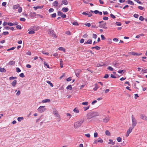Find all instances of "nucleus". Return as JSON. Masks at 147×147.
Returning <instances> with one entry per match:
<instances>
[{
    "instance_id": "obj_7",
    "label": "nucleus",
    "mask_w": 147,
    "mask_h": 147,
    "mask_svg": "<svg viewBox=\"0 0 147 147\" xmlns=\"http://www.w3.org/2000/svg\"><path fill=\"white\" fill-rule=\"evenodd\" d=\"M46 108L45 107V106H41L38 109V112L40 113H42L46 110Z\"/></svg>"
},
{
    "instance_id": "obj_54",
    "label": "nucleus",
    "mask_w": 147,
    "mask_h": 147,
    "mask_svg": "<svg viewBox=\"0 0 147 147\" xmlns=\"http://www.w3.org/2000/svg\"><path fill=\"white\" fill-rule=\"evenodd\" d=\"M147 71V69H143L142 70V71L144 73H146L147 72L146 71Z\"/></svg>"
},
{
    "instance_id": "obj_18",
    "label": "nucleus",
    "mask_w": 147,
    "mask_h": 147,
    "mask_svg": "<svg viewBox=\"0 0 147 147\" xmlns=\"http://www.w3.org/2000/svg\"><path fill=\"white\" fill-rule=\"evenodd\" d=\"M105 65V64L104 63H101L97 64V67H102L103 65Z\"/></svg>"
},
{
    "instance_id": "obj_40",
    "label": "nucleus",
    "mask_w": 147,
    "mask_h": 147,
    "mask_svg": "<svg viewBox=\"0 0 147 147\" xmlns=\"http://www.w3.org/2000/svg\"><path fill=\"white\" fill-rule=\"evenodd\" d=\"M17 78L16 77H9V79L10 80H13L16 79Z\"/></svg>"
},
{
    "instance_id": "obj_3",
    "label": "nucleus",
    "mask_w": 147,
    "mask_h": 147,
    "mask_svg": "<svg viewBox=\"0 0 147 147\" xmlns=\"http://www.w3.org/2000/svg\"><path fill=\"white\" fill-rule=\"evenodd\" d=\"M84 121V119H81L74 123V126L75 129H77L80 127Z\"/></svg>"
},
{
    "instance_id": "obj_44",
    "label": "nucleus",
    "mask_w": 147,
    "mask_h": 147,
    "mask_svg": "<svg viewBox=\"0 0 147 147\" xmlns=\"http://www.w3.org/2000/svg\"><path fill=\"white\" fill-rule=\"evenodd\" d=\"M23 119V117H19L18 118V120L19 121H20Z\"/></svg>"
},
{
    "instance_id": "obj_39",
    "label": "nucleus",
    "mask_w": 147,
    "mask_h": 147,
    "mask_svg": "<svg viewBox=\"0 0 147 147\" xmlns=\"http://www.w3.org/2000/svg\"><path fill=\"white\" fill-rule=\"evenodd\" d=\"M98 142L102 143L103 142V140L100 138H99L98 139Z\"/></svg>"
},
{
    "instance_id": "obj_16",
    "label": "nucleus",
    "mask_w": 147,
    "mask_h": 147,
    "mask_svg": "<svg viewBox=\"0 0 147 147\" xmlns=\"http://www.w3.org/2000/svg\"><path fill=\"white\" fill-rule=\"evenodd\" d=\"M58 2L57 1H55L53 3V5L55 7H57L58 5Z\"/></svg>"
},
{
    "instance_id": "obj_45",
    "label": "nucleus",
    "mask_w": 147,
    "mask_h": 147,
    "mask_svg": "<svg viewBox=\"0 0 147 147\" xmlns=\"http://www.w3.org/2000/svg\"><path fill=\"white\" fill-rule=\"evenodd\" d=\"M85 25L88 27H89L91 26V24L90 23L85 24Z\"/></svg>"
},
{
    "instance_id": "obj_24",
    "label": "nucleus",
    "mask_w": 147,
    "mask_h": 147,
    "mask_svg": "<svg viewBox=\"0 0 147 147\" xmlns=\"http://www.w3.org/2000/svg\"><path fill=\"white\" fill-rule=\"evenodd\" d=\"M127 3L129 4H130L131 5H134V3L132 1L128 0L127 1Z\"/></svg>"
},
{
    "instance_id": "obj_35",
    "label": "nucleus",
    "mask_w": 147,
    "mask_h": 147,
    "mask_svg": "<svg viewBox=\"0 0 147 147\" xmlns=\"http://www.w3.org/2000/svg\"><path fill=\"white\" fill-rule=\"evenodd\" d=\"M72 24L73 25H75V26H78L79 25V24H78V23L76 22H74L72 23Z\"/></svg>"
},
{
    "instance_id": "obj_6",
    "label": "nucleus",
    "mask_w": 147,
    "mask_h": 147,
    "mask_svg": "<svg viewBox=\"0 0 147 147\" xmlns=\"http://www.w3.org/2000/svg\"><path fill=\"white\" fill-rule=\"evenodd\" d=\"M99 23L100 24L99 25V27L100 28H104L105 29H107V28L105 27L106 23L104 21H102L99 22Z\"/></svg>"
},
{
    "instance_id": "obj_12",
    "label": "nucleus",
    "mask_w": 147,
    "mask_h": 147,
    "mask_svg": "<svg viewBox=\"0 0 147 147\" xmlns=\"http://www.w3.org/2000/svg\"><path fill=\"white\" fill-rule=\"evenodd\" d=\"M82 14L85 16L88 15V17H90L92 16L90 12H89L88 13H87L86 12H83L82 13Z\"/></svg>"
},
{
    "instance_id": "obj_10",
    "label": "nucleus",
    "mask_w": 147,
    "mask_h": 147,
    "mask_svg": "<svg viewBox=\"0 0 147 147\" xmlns=\"http://www.w3.org/2000/svg\"><path fill=\"white\" fill-rule=\"evenodd\" d=\"M140 118L145 121L147 120V117L145 115L142 114L140 115Z\"/></svg>"
},
{
    "instance_id": "obj_51",
    "label": "nucleus",
    "mask_w": 147,
    "mask_h": 147,
    "mask_svg": "<svg viewBox=\"0 0 147 147\" xmlns=\"http://www.w3.org/2000/svg\"><path fill=\"white\" fill-rule=\"evenodd\" d=\"M20 76L22 78H24L25 77V76L23 73H21L20 74Z\"/></svg>"
},
{
    "instance_id": "obj_58",
    "label": "nucleus",
    "mask_w": 147,
    "mask_h": 147,
    "mask_svg": "<svg viewBox=\"0 0 147 147\" xmlns=\"http://www.w3.org/2000/svg\"><path fill=\"white\" fill-rule=\"evenodd\" d=\"M56 16V14L55 13H54L53 14L51 15V17L52 18H55Z\"/></svg>"
},
{
    "instance_id": "obj_55",
    "label": "nucleus",
    "mask_w": 147,
    "mask_h": 147,
    "mask_svg": "<svg viewBox=\"0 0 147 147\" xmlns=\"http://www.w3.org/2000/svg\"><path fill=\"white\" fill-rule=\"evenodd\" d=\"M139 19L140 20L143 21L144 20V18H143V17H142V16H140V17L139 18Z\"/></svg>"
},
{
    "instance_id": "obj_9",
    "label": "nucleus",
    "mask_w": 147,
    "mask_h": 147,
    "mask_svg": "<svg viewBox=\"0 0 147 147\" xmlns=\"http://www.w3.org/2000/svg\"><path fill=\"white\" fill-rule=\"evenodd\" d=\"M134 128V127H130L128 130H127V133L126 134V137H128L129 136V134L131 132L133 129Z\"/></svg>"
},
{
    "instance_id": "obj_5",
    "label": "nucleus",
    "mask_w": 147,
    "mask_h": 147,
    "mask_svg": "<svg viewBox=\"0 0 147 147\" xmlns=\"http://www.w3.org/2000/svg\"><path fill=\"white\" fill-rule=\"evenodd\" d=\"M48 32L49 34H50L52 37H55V38H57V36L55 34L53 30L49 29L48 30Z\"/></svg>"
},
{
    "instance_id": "obj_37",
    "label": "nucleus",
    "mask_w": 147,
    "mask_h": 147,
    "mask_svg": "<svg viewBox=\"0 0 147 147\" xmlns=\"http://www.w3.org/2000/svg\"><path fill=\"white\" fill-rule=\"evenodd\" d=\"M138 8L140 10H144V8L141 6H139L138 7Z\"/></svg>"
},
{
    "instance_id": "obj_47",
    "label": "nucleus",
    "mask_w": 147,
    "mask_h": 147,
    "mask_svg": "<svg viewBox=\"0 0 147 147\" xmlns=\"http://www.w3.org/2000/svg\"><path fill=\"white\" fill-rule=\"evenodd\" d=\"M82 105H87L88 104V103L87 102H83L82 103Z\"/></svg>"
},
{
    "instance_id": "obj_36",
    "label": "nucleus",
    "mask_w": 147,
    "mask_h": 147,
    "mask_svg": "<svg viewBox=\"0 0 147 147\" xmlns=\"http://www.w3.org/2000/svg\"><path fill=\"white\" fill-rule=\"evenodd\" d=\"M47 83L50 85V86L53 87V84L50 81H47Z\"/></svg>"
},
{
    "instance_id": "obj_13",
    "label": "nucleus",
    "mask_w": 147,
    "mask_h": 147,
    "mask_svg": "<svg viewBox=\"0 0 147 147\" xmlns=\"http://www.w3.org/2000/svg\"><path fill=\"white\" fill-rule=\"evenodd\" d=\"M81 72V71L80 69H77L76 70L75 73L76 76L78 77Z\"/></svg>"
},
{
    "instance_id": "obj_60",
    "label": "nucleus",
    "mask_w": 147,
    "mask_h": 147,
    "mask_svg": "<svg viewBox=\"0 0 147 147\" xmlns=\"http://www.w3.org/2000/svg\"><path fill=\"white\" fill-rule=\"evenodd\" d=\"M53 56L56 57L57 58H58V54L57 53H55L53 55Z\"/></svg>"
},
{
    "instance_id": "obj_34",
    "label": "nucleus",
    "mask_w": 147,
    "mask_h": 147,
    "mask_svg": "<svg viewBox=\"0 0 147 147\" xmlns=\"http://www.w3.org/2000/svg\"><path fill=\"white\" fill-rule=\"evenodd\" d=\"M34 33H35V32L34 30H32L28 32V34H34Z\"/></svg>"
},
{
    "instance_id": "obj_21",
    "label": "nucleus",
    "mask_w": 147,
    "mask_h": 147,
    "mask_svg": "<svg viewBox=\"0 0 147 147\" xmlns=\"http://www.w3.org/2000/svg\"><path fill=\"white\" fill-rule=\"evenodd\" d=\"M50 101V100L49 99H47L45 100H42V102L46 103L47 102H49Z\"/></svg>"
},
{
    "instance_id": "obj_22",
    "label": "nucleus",
    "mask_w": 147,
    "mask_h": 147,
    "mask_svg": "<svg viewBox=\"0 0 147 147\" xmlns=\"http://www.w3.org/2000/svg\"><path fill=\"white\" fill-rule=\"evenodd\" d=\"M66 89L67 90H71L72 89V87L71 85H69L66 88Z\"/></svg>"
},
{
    "instance_id": "obj_64",
    "label": "nucleus",
    "mask_w": 147,
    "mask_h": 147,
    "mask_svg": "<svg viewBox=\"0 0 147 147\" xmlns=\"http://www.w3.org/2000/svg\"><path fill=\"white\" fill-rule=\"evenodd\" d=\"M93 37L94 38L96 39L97 37V36L96 34H93Z\"/></svg>"
},
{
    "instance_id": "obj_27",
    "label": "nucleus",
    "mask_w": 147,
    "mask_h": 147,
    "mask_svg": "<svg viewBox=\"0 0 147 147\" xmlns=\"http://www.w3.org/2000/svg\"><path fill=\"white\" fill-rule=\"evenodd\" d=\"M73 111L76 113H79V110L78 109H77L76 108H75L73 110Z\"/></svg>"
},
{
    "instance_id": "obj_28",
    "label": "nucleus",
    "mask_w": 147,
    "mask_h": 147,
    "mask_svg": "<svg viewBox=\"0 0 147 147\" xmlns=\"http://www.w3.org/2000/svg\"><path fill=\"white\" fill-rule=\"evenodd\" d=\"M33 30H34V31H37L39 29V28L38 27L36 26L33 27Z\"/></svg>"
},
{
    "instance_id": "obj_57",
    "label": "nucleus",
    "mask_w": 147,
    "mask_h": 147,
    "mask_svg": "<svg viewBox=\"0 0 147 147\" xmlns=\"http://www.w3.org/2000/svg\"><path fill=\"white\" fill-rule=\"evenodd\" d=\"M123 70H119L118 71V72L119 73H120L121 74H123Z\"/></svg>"
},
{
    "instance_id": "obj_48",
    "label": "nucleus",
    "mask_w": 147,
    "mask_h": 147,
    "mask_svg": "<svg viewBox=\"0 0 147 147\" xmlns=\"http://www.w3.org/2000/svg\"><path fill=\"white\" fill-rule=\"evenodd\" d=\"M108 69L111 71H113V68L111 66L109 67H108Z\"/></svg>"
},
{
    "instance_id": "obj_43",
    "label": "nucleus",
    "mask_w": 147,
    "mask_h": 147,
    "mask_svg": "<svg viewBox=\"0 0 147 147\" xmlns=\"http://www.w3.org/2000/svg\"><path fill=\"white\" fill-rule=\"evenodd\" d=\"M63 13L61 12L60 11H59L57 12V15L59 16H61L63 14Z\"/></svg>"
},
{
    "instance_id": "obj_4",
    "label": "nucleus",
    "mask_w": 147,
    "mask_h": 147,
    "mask_svg": "<svg viewBox=\"0 0 147 147\" xmlns=\"http://www.w3.org/2000/svg\"><path fill=\"white\" fill-rule=\"evenodd\" d=\"M131 119L132 121V127L134 128L137 124V122L136 120L134 117L132 115L131 116Z\"/></svg>"
},
{
    "instance_id": "obj_17",
    "label": "nucleus",
    "mask_w": 147,
    "mask_h": 147,
    "mask_svg": "<svg viewBox=\"0 0 147 147\" xmlns=\"http://www.w3.org/2000/svg\"><path fill=\"white\" fill-rule=\"evenodd\" d=\"M17 84V81L16 80H14L11 83V84L13 87H15Z\"/></svg>"
},
{
    "instance_id": "obj_25",
    "label": "nucleus",
    "mask_w": 147,
    "mask_h": 147,
    "mask_svg": "<svg viewBox=\"0 0 147 147\" xmlns=\"http://www.w3.org/2000/svg\"><path fill=\"white\" fill-rule=\"evenodd\" d=\"M109 142H108L109 144H112V145H114L115 144V142H113V140L111 139L109 140Z\"/></svg>"
},
{
    "instance_id": "obj_42",
    "label": "nucleus",
    "mask_w": 147,
    "mask_h": 147,
    "mask_svg": "<svg viewBox=\"0 0 147 147\" xmlns=\"http://www.w3.org/2000/svg\"><path fill=\"white\" fill-rule=\"evenodd\" d=\"M62 63L63 61L61 60L60 61V65L61 68H62L63 67V64Z\"/></svg>"
},
{
    "instance_id": "obj_38",
    "label": "nucleus",
    "mask_w": 147,
    "mask_h": 147,
    "mask_svg": "<svg viewBox=\"0 0 147 147\" xmlns=\"http://www.w3.org/2000/svg\"><path fill=\"white\" fill-rule=\"evenodd\" d=\"M33 8L36 10L38 8H42V7H41V6L40 7L39 6H38L36 7H34Z\"/></svg>"
},
{
    "instance_id": "obj_46",
    "label": "nucleus",
    "mask_w": 147,
    "mask_h": 147,
    "mask_svg": "<svg viewBox=\"0 0 147 147\" xmlns=\"http://www.w3.org/2000/svg\"><path fill=\"white\" fill-rule=\"evenodd\" d=\"M90 107V106H88V107H84V110L85 111H86Z\"/></svg>"
},
{
    "instance_id": "obj_52",
    "label": "nucleus",
    "mask_w": 147,
    "mask_h": 147,
    "mask_svg": "<svg viewBox=\"0 0 147 147\" xmlns=\"http://www.w3.org/2000/svg\"><path fill=\"white\" fill-rule=\"evenodd\" d=\"M134 16L136 18H138L139 17V15L138 14H135L134 15Z\"/></svg>"
},
{
    "instance_id": "obj_29",
    "label": "nucleus",
    "mask_w": 147,
    "mask_h": 147,
    "mask_svg": "<svg viewBox=\"0 0 147 147\" xmlns=\"http://www.w3.org/2000/svg\"><path fill=\"white\" fill-rule=\"evenodd\" d=\"M58 49L59 50L63 51L64 52L65 51V49H64L63 47H60Z\"/></svg>"
},
{
    "instance_id": "obj_33",
    "label": "nucleus",
    "mask_w": 147,
    "mask_h": 147,
    "mask_svg": "<svg viewBox=\"0 0 147 147\" xmlns=\"http://www.w3.org/2000/svg\"><path fill=\"white\" fill-rule=\"evenodd\" d=\"M117 140L118 142H120L122 140V139L120 137H117Z\"/></svg>"
},
{
    "instance_id": "obj_59",
    "label": "nucleus",
    "mask_w": 147,
    "mask_h": 147,
    "mask_svg": "<svg viewBox=\"0 0 147 147\" xmlns=\"http://www.w3.org/2000/svg\"><path fill=\"white\" fill-rule=\"evenodd\" d=\"M61 17L63 18H65L66 17V15L65 14H62L61 16Z\"/></svg>"
},
{
    "instance_id": "obj_1",
    "label": "nucleus",
    "mask_w": 147,
    "mask_h": 147,
    "mask_svg": "<svg viewBox=\"0 0 147 147\" xmlns=\"http://www.w3.org/2000/svg\"><path fill=\"white\" fill-rule=\"evenodd\" d=\"M99 113L97 112H90L88 113L86 115L87 118L90 119L93 117L99 116Z\"/></svg>"
},
{
    "instance_id": "obj_62",
    "label": "nucleus",
    "mask_w": 147,
    "mask_h": 147,
    "mask_svg": "<svg viewBox=\"0 0 147 147\" xmlns=\"http://www.w3.org/2000/svg\"><path fill=\"white\" fill-rule=\"evenodd\" d=\"M66 34L68 35H71V33L70 32V31H68L66 32Z\"/></svg>"
},
{
    "instance_id": "obj_8",
    "label": "nucleus",
    "mask_w": 147,
    "mask_h": 147,
    "mask_svg": "<svg viewBox=\"0 0 147 147\" xmlns=\"http://www.w3.org/2000/svg\"><path fill=\"white\" fill-rule=\"evenodd\" d=\"M103 117H105L103 119V121L104 122L107 123L110 120V117L109 116H106L105 115H104Z\"/></svg>"
},
{
    "instance_id": "obj_32",
    "label": "nucleus",
    "mask_w": 147,
    "mask_h": 147,
    "mask_svg": "<svg viewBox=\"0 0 147 147\" xmlns=\"http://www.w3.org/2000/svg\"><path fill=\"white\" fill-rule=\"evenodd\" d=\"M105 134L107 136H110L111 134L110 132L108 130L106 131Z\"/></svg>"
},
{
    "instance_id": "obj_11",
    "label": "nucleus",
    "mask_w": 147,
    "mask_h": 147,
    "mask_svg": "<svg viewBox=\"0 0 147 147\" xmlns=\"http://www.w3.org/2000/svg\"><path fill=\"white\" fill-rule=\"evenodd\" d=\"M129 54H131L133 55H137L138 56H139L142 54V53H141L139 54L138 53H135L134 52H129Z\"/></svg>"
},
{
    "instance_id": "obj_19",
    "label": "nucleus",
    "mask_w": 147,
    "mask_h": 147,
    "mask_svg": "<svg viewBox=\"0 0 147 147\" xmlns=\"http://www.w3.org/2000/svg\"><path fill=\"white\" fill-rule=\"evenodd\" d=\"M92 42V40L91 39H88L86 42L84 43V44H91Z\"/></svg>"
},
{
    "instance_id": "obj_31",
    "label": "nucleus",
    "mask_w": 147,
    "mask_h": 147,
    "mask_svg": "<svg viewBox=\"0 0 147 147\" xmlns=\"http://www.w3.org/2000/svg\"><path fill=\"white\" fill-rule=\"evenodd\" d=\"M22 8L21 7H19L18 8V12L19 13H21L22 12Z\"/></svg>"
},
{
    "instance_id": "obj_14",
    "label": "nucleus",
    "mask_w": 147,
    "mask_h": 147,
    "mask_svg": "<svg viewBox=\"0 0 147 147\" xmlns=\"http://www.w3.org/2000/svg\"><path fill=\"white\" fill-rule=\"evenodd\" d=\"M20 7L19 4H17L16 5H13V8L14 9H17Z\"/></svg>"
},
{
    "instance_id": "obj_50",
    "label": "nucleus",
    "mask_w": 147,
    "mask_h": 147,
    "mask_svg": "<svg viewBox=\"0 0 147 147\" xmlns=\"http://www.w3.org/2000/svg\"><path fill=\"white\" fill-rule=\"evenodd\" d=\"M54 11V10L53 8H51L49 9V12L50 13L53 12Z\"/></svg>"
},
{
    "instance_id": "obj_41",
    "label": "nucleus",
    "mask_w": 147,
    "mask_h": 147,
    "mask_svg": "<svg viewBox=\"0 0 147 147\" xmlns=\"http://www.w3.org/2000/svg\"><path fill=\"white\" fill-rule=\"evenodd\" d=\"M116 24L117 26H120L121 25V23L120 22H117L116 23Z\"/></svg>"
},
{
    "instance_id": "obj_30",
    "label": "nucleus",
    "mask_w": 147,
    "mask_h": 147,
    "mask_svg": "<svg viewBox=\"0 0 147 147\" xmlns=\"http://www.w3.org/2000/svg\"><path fill=\"white\" fill-rule=\"evenodd\" d=\"M6 70L4 68H0V71L1 72H5Z\"/></svg>"
},
{
    "instance_id": "obj_2",
    "label": "nucleus",
    "mask_w": 147,
    "mask_h": 147,
    "mask_svg": "<svg viewBox=\"0 0 147 147\" xmlns=\"http://www.w3.org/2000/svg\"><path fill=\"white\" fill-rule=\"evenodd\" d=\"M52 112L54 115L57 118V121H59L61 120L60 116L56 109L55 107L53 108Z\"/></svg>"
},
{
    "instance_id": "obj_61",
    "label": "nucleus",
    "mask_w": 147,
    "mask_h": 147,
    "mask_svg": "<svg viewBox=\"0 0 147 147\" xmlns=\"http://www.w3.org/2000/svg\"><path fill=\"white\" fill-rule=\"evenodd\" d=\"M16 27L18 29H19L20 30L22 28L21 26L20 25H17L16 26Z\"/></svg>"
},
{
    "instance_id": "obj_26",
    "label": "nucleus",
    "mask_w": 147,
    "mask_h": 147,
    "mask_svg": "<svg viewBox=\"0 0 147 147\" xmlns=\"http://www.w3.org/2000/svg\"><path fill=\"white\" fill-rule=\"evenodd\" d=\"M62 3L63 4L65 5H67L68 4V2L67 0H63Z\"/></svg>"
},
{
    "instance_id": "obj_53",
    "label": "nucleus",
    "mask_w": 147,
    "mask_h": 147,
    "mask_svg": "<svg viewBox=\"0 0 147 147\" xmlns=\"http://www.w3.org/2000/svg\"><path fill=\"white\" fill-rule=\"evenodd\" d=\"M20 20L22 21L25 22L26 20V19L24 18H20Z\"/></svg>"
},
{
    "instance_id": "obj_20",
    "label": "nucleus",
    "mask_w": 147,
    "mask_h": 147,
    "mask_svg": "<svg viewBox=\"0 0 147 147\" xmlns=\"http://www.w3.org/2000/svg\"><path fill=\"white\" fill-rule=\"evenodd\" d=\"M96 49L97 50H99L100 49V47L96 46L95 47H92L91 48L92 49Z\"/></svg>"
},
{
    "instance_id": "obj_63",
    "label": "nucleus",
    "mask_w": 147,
    "mask_h": 147,
    "mask_svg": "<svg viewBox=\"0 0 147 147\" xmlns=\"http://www.w3.org/2000/svg\"><path fill=\"white\" fill-rule=\"evenodd\" d=\"M9 34V32L7 31L6 32H3V34L4 35H6L8 34Z\"/></svg>"
},
{
    "instance_id": "obj_56",
    "label": "nucleus",
    "mask_w": 147,
    "mask_h": 147,
    "mask_svg": "<svg viewBox=\"0 0 147 147\" xmlns=\"http://www.w3.org/2000/svg\"><path fill=\"white\" fill-rule=\"evenodd\" d=\"M16 70L17 72H20L21 71L20 69L18 67H17L16 68Z\"/></svg>"
},
{
    "instance_id": "obj_49",
    "label": "nucleus",
    "mask_w": 147,
    "mask_h": 147,
    "mask_svg": "<svg viewBox=\"0 0 147 147\" xmlns=\"http://www.w3.org/2000/svg\"><path fill=\"white\" fill-rule=\"evenodd\" d=\"M101 39L102 40H104L105 39V37L102 34H101Z\"/></svg>"
},
{
    "instance_id": "obj_23",
    "label": "nucleus",
    "mask_w": 147,
    "mask_h": 147,
    "mask_svg": "<svg viewBox=\"0 0 147 147\" xmlns=\"http://www.w3.org/2000/svg\"><path fill=\"white\" fill-rule=\"evenodd\" d=\"M15 63V62L13 61H11L9 63V65H14Z\"/></svg>"
},
{
    "instance_id": "obj_15",
    "label": "nucleus",
    "mask_w": 147,
    "mask_h": 147,
    "mask_svg": "<svg viewBox=\"0 0 147 147\" xmlns=\"http://www.w3.org/2000/svg\"><path fill=\"white\" fill-rule=\"evenodd\" d=\"M62 10L64 12H66L69 11V9L67 7H63L62 9Z\"/></svg>"
}]
</instances>
